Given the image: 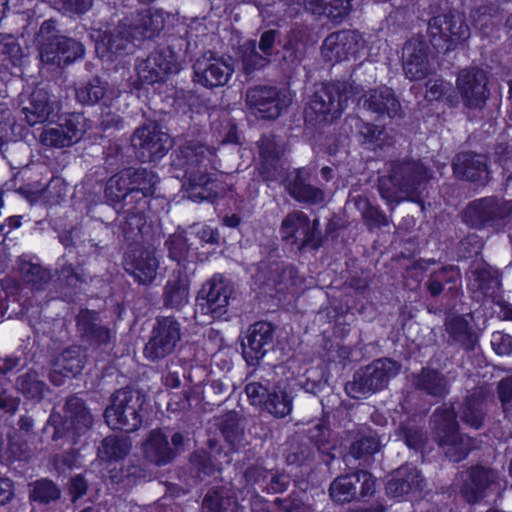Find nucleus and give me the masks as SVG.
Segmentation results:
<instances>
[{
  "mask_svg": "<svg viewBox=\"0 0 512 512\" xmlns=\"http://www.w3.org/2000/svg\"><path fill=\"white\" fill-rule=\"evenodd\" d=\"M485 402L483 389L474 388L463 398L458 412L452 404H444L430 416L432 439L449 461L458 463L464 460L473 448V439L461 432L457 415L462 423L478 430L483 427L487 416Z\"/></svg>",
  "mask_w": 512,
  "mask_h": 512,
  "instance_id": "f257e3e1",
  "label": "nucleus"
},
{
  "mask_svg": "<svg viewBox=\"0 0 512 512\" xmlns=\"http://www.w3.org/2000/svg\"><path fill=\"white\" fill-rule=\"evenodd\" d=\"M431 178L432 172L421 161L398 159L388 163V175L379 179L378 189L389 204L411 200L423 210L422 195Z\"/></svg>",
  "mask_w": 512,
  "mask_h": 512,
  "instance_id": "f03ea898",
  "label": "nucleus"
},
{
  "mask_svg": "<svg viewBox=\"0 0 512 512\" xmlns=\"http://www.w3.org/2000/svg\"><path fill=\"white\" fill-rule=\"evenodd\" d=\"M179 157L185 166L182 188L187 197L195 202H213L217 196V182L213 175L203 169V163L213 154L211 148L196 141H190L180 147Z\"/></svg>",
  "mask_w": 512,
  "mask_h": 512,
  "instance_id": "7ed1b4c3",
  "label": "nucleus"
},
{
  "mask_svg": "<svg viewBox=\"0 0 512 512\" xmlns=\"http://www.w3.org/2000/svg\"><path fill=\"white\" fill-rule=\"evenodd\" d=\"M357 93L356 88L346 81L316 84L305 107V116L310 120L331 123L342 115Z\"/></svg>",
  "mask_w": 512,
  "mask_h": 512,
  "instance_id": "20e7f679",
  "label": "nucleus"
},
{
  "mask_svg": "<svg viewBox=\"0 0 512 512\" xmlns=\"http://www.w3.org/2000/svg\"><path fill=\"white\" fill-rule=\"evenodd\" d=\"M36 41L41 62L48 65L62 67L82 57L84 53L82 44L61 35L56 28V22L52 19L42 23L36 34Z\"/></svg>",
  "mask_w": 512,
  "mask_h": 512,
  "instance_id": "39448f33",
  "label": "nucleus"
},
{
  "mask_svg": "<svg viewBox=\"0 0 512 512\" xmlns=\"http://www.w3.org/2000/svg\"><path fill=\"white\" fill-rule=\"evenodd\" d=\"M401 369V364L390 358H379L360 367L351 381L345 384L346 393L354 399H366L374 393L385 389L390 380Z\"/></svg>",
  "mask_w": 512,
  "mask_h": 512,
  "instance_id": "423d86ee",
  "label": "nucleus"
},
{
  "mask_svg": "<svg viewBox=\"0 0 512 512\" xmlns=\"http://www.w3.org/2000/svg\"><path fill=\"white\" fill-rule=\"evenodd\" d=\"M145 401L144 394L130 387L115 391L103 414L106 423L112 429L127 433L138 430L143 422Z\"/></svg>",
  "mask_w": 512,
  "mask_h": 512,
  "instance_id": "0eeeda50",
  "label": "nucleus"
},
{
  "mask_svg": "<svg viewBox=\"0 0 512 512\" xmlns=\"http://www.w3.org/2000/svg\"><path fill=\"white\" fill-rule=\"evenodd\" d=\"M512 216V200L486 196L470 201L461 212L463 223L472 229L503 226Z\"/></svg>",
  "mask_w": 512,
  "mask_h": 512,
  "instance_id": "6e6552de",
  "label": "nucleus"
},
{
  "mask_svg": "<svg viewBox=\"0 0 512 512\" xmlns=\"http://www.w3.org/2000/svg\"><path fill=\"white\" fill-rule=\"evenodd\" d=\"M233 288L222 278H212L203 285L196 299L194 318L201 324L211 323L227 312Z\"/></svg>",
  "mask_w": 512,
  "mask_h": 512,
  "instance_id": "1a4fd4ad",
  "label": "nucleus"
},
{
  "mask_svg": "<svg viewBox=\"0 0 512 512\" xmlns=\"http://www.w3.org/2000/svg\"><path fill=\"white\" fill-rule=\"evenodd\" d=\"M64 415H52L51 421L55 431L53 439L71 435L74 439L88 432L93 425V416L85 401L76 394L66 398Z\"/></svg>",
  "mask_w": 512,
  "mask_h": 512,
  "instance_id": "9d476101",
  "label": "nucleus"
},
{
  "mask_svg": "<svg viewBox=\"0 0 512 512\" xmlns=\"http://www.w3.org/2000/svg\"><path fill=\"white\" fill-rule=\"evenodd\" d=\"M290 99L277 87L256 85L247 89L245 103L253 114L267 120L277 119L290 104Z\"/></svg>",
  "mask_w": 512,
  "mask_h": 512,
  "instance_id": "9b49d317",
  "label": "nucleus"
},
{
  "mask_svg": "<svg viewBox=\"0 0 512 512\" xmlns=\"http://www.w3.org/2000/svg\"><path fill=\"white\" fill-rule=\"evenodd\" d=\"M374 486L373 476L367 471L359 470L336 477L330 484L329 496L338 504L360 501L373 495Z\"/></svg>",
  "mask_w": 512,
  "mask_h": 512,
  "instance_id": "f8f14e48",
  "label": "nucleus"
},
{
  "mask_svg": "<svg viewBox=\"0 0 512 512\" xmlns=\"http://www.w3.org/2000/svg\"><path fill=\"white\" fill-rule=\"evenodd\" d=\"M131 144L142 162L161 159L172 147L169 135L153 122L137 128L131 136Z\"/></svg>",
  "mask_w": 512,
  "mask_h": 512,
  "instance_id": "ddd939ff",
  "label": "nucleus"
},
{
  "mask_svg": "<svg viewBox=\"0 0 512 512\" xmlns=\"http://www.w3.org/2000/svg\"><path fill=\"white\" fill-rule=\"evenodd\" d=\"M184 442V435L180 432L171 436L170 444L168 436L161 429H153L143 443V454L150 463L165 466L172 463L184 450Z\"/></svg>",
  "mask_w": 512,
  "mask_h": 512,
  "instance_id": "4468645a",
  "label": "nucleus"
},
{
  "mask_svg": "<svg viewBox=\"0 0 512 512\" xmlns=\"http://www.w3.org/2000/svg\"><path fill=\"white\" fill-rule=\"evenodd\" d=\"M180 339V324L174 317H157L152 337L145 345L144 354L151 360L164 358L175 350Z\"/></svg>",
  "mask_w": 512,
  "mask_h": 512,
  "instance_id": "2eb2a0df",
  "label": "nucleus"
},
{
  "mask_svg": "<svg viewBox=\"0 0 512 512\" xmlns=\"http://www.w3.org/2000/svg\"><path fill=\"white\" fill-rule=\"evenodd\" d=\"M488 76L478 67L462 69L456 85L464 105L469 109H483L490 96Z\"/></svg>",
  "mask_w": 512,
  "mask_h": 512,
  "instance_id": "dca6fc26",
  "label": "nucleus"
},
{
  "mask_svg": "<svg viewBox=\"0 0 512 512\" xmlns=\"http://www.w3.org/2000/svg\"><path fill=\"white\" fill-rule=\"evenodd\" d=\"M194 81L206 88L223 87L234 72L231 59L204 54L193 64Z\"/></svg>",
  "mask_w": 512,
  "mask_h": 512,
  "instance_id": "f3484780",
  "label": "nucleus"
},
{
  "mask_svg": "<svg viewBox=\"0 0 512 512\" xmlns=\"http://www.w3.org/2000/svg\"><path fill=\"white\" fill-rule=\"evenodd\" d=\"M274 326L266 321L252 324L241 341L242 355L250 366H257L274 348Z\"/></svg>",
  "mask_w": 512,
  "mask_h": 512,
  "instance_id": "a211bd4d",
  "label": "nucleus"
},
{
  "mask_svg": "<svg viewBox=\"0 0 512 512\" xmlns=\"http://www.w3.org/2000/svg\"><path fill=\"white\" fill-rule=\"evenodd\" d=\"M124 269L132 275L139 284L151 283L159 267L154 249L140 245H131L124 255Z\"/></svg>",
  "mask_w": 512,
  "mask_h": 512,
  "instance_id": "6ab92c4d",
  "label": "nucleus"
},
{
  "mask_svg": "<svg viewBox=\"0 0 512 512\" xmlns=\"http://www.w3.org/2000/svg\"><path fill=\"white\" fill-rule=\"evenodd\" d=\"M429 53L422 35H415L405 42L402 49L403 69L410 80H420L428 75Z\"/></svg>",
  "mask_w": 512,
  "mask_h": 512,
  "instance_id": "aec40b11",
  "label": "nucleus"
},
{
  "mask_svg": "<svg viewBox=\"0 0 512 512\" xmlns=\"http://www.w3.org/2000/svg\"><path fill=\"white\" fill-rule=\"evenodd\" d=\"M498 472L485 466H473L466 471V477L460 489L466 502L474 504L482 500L486 491L498 482Z\"/></svg>",
  "mask_w": 512,
  "mask_h": 512,
  "instance_id": "412c9836",
  "label": "nucleus"
},
{
  "mask_svg": "<svg viewBox=\"0 0 512 512\" xmlns=\"http://www.w3.org/2000/svg\"><path fill=\"white\" fill-rule=\"evenodd\" d=\"M284 190L299 203L317 205L324 201V191L310 183V175L304 169H294L283 180Z\"/></svg>",
  "mask_w": 512,
  "mask_h": 512,
  "instance_id": "4be33fe9",
  "label": "nucleus"
},
{
  "mask_svg": "<svg viewBox=\"0 0 512 512\" xmlns=\"http://www.w3.org/2000/svg\"><path fill=\"white\" fill-rule=\"evenodd\" d=\"M360 40L361 37L356 31L340 30L333 32L323 41L321 46L322 56L328 62H340L358 51Z\"/></svg>",
  "mask_w": 512,
  "mask_h": 512,
  "instance_id": "5701e85b",
  "label": "nucleus"
},
{
  "mask_svg": "<svg viewBox=\"0 0 512 512\" xmlns=\"http://www.w3.org/2000/svg\"><path fill=\"white\" fill-rule=\"evenodd\" d=\"M453 172L457 178L486 185L489 181L487 157L475 152H461L452 162Z\"/></svg>",
  "mask_w": 512,
  "mask_h": 512,
  "instance_id": "b1692460",
  "label": "nucleus"
},
{
  "mask_svg": "<svg viewBox=\"0 0 512 512\" xmlns=\"http://www.w3.org/2000/svg\"><path fill=\"white\" fill-rule=\"evenodd\" d=\"M219 470L220 468L213 462L209 452L205 449L195 450L189 455L188 468L179 475L180 480L185 483V488H182V491L188 493L193 487Z\"/></svg>",
  "mask_w": 512,
  "mask_h": 512,
  "instance_id": "393cba45",
  "label": "nucleus"
},
{
  "mask_svg": "<svg viewBox=\"0 0 512 512\" xmlns=\"http://www.w3.org/2000/svg\"><path fill=\"white\" fill-rule=\"evenodd\" d=\"M86 358V352L80 346L72 345L62 350L52 362L51 382L60 385L62 383L61 376L75 377L78 375L85 366Z\"/></svg>",
  "mask_w": 512,
  "mask_h": 512,
  "instance_id": "a878e982",
  "label": "nucleus"
},
{
  "mask_svg": "<svg viewBox=\"0 0 512 512\" xmlns=\"http://www.w3.org/2000/svg\"><path fill=\"white\" fill-rule=\"evenodd\" d=\"M351 440L348 454L356 460L368 462L372 456L381 450L382 443L376 431L361 426L348 431Z\"/></svg>",
  "mask_w": 512,
  "mask_h": 512,
  "instance_id": "bb28decb",
  "label": "nucleus"
},
{
  "mask_svg": "<svg viewBox=\"0 0 512 512\" xmlns=\"http://www.w3.org/2000/svg\"><path fill=\"white\" fill-rule=\"evenodd\" d=\"M363 106L375 113L378 118H401L403 113L399 100L393 90L388 87L370 90L364 95Z\"/></svg>",
  "mask_w": 512,
  "mask_h": 512,
  "instance_id": "cd10ccee",
  "label": "nucleus"
},
{
  "mask_svg": "<svg viewBox=\"0 0 512 512\" xmlns=\"http://www.w3.org/2000/svg\"><path fill=\"white\" fill-rule=\"evenodd\" d=\"M77 329L82 340L91 345H104L111 339L110 329L102 324L98 313L82 309L76 318Z\"/></svg>",
  "mask_w": 512,
  "mask_h": 512,
  "instance_id": "c85d7f7f",
  "label": "nucleus"
},
{
  "mask_svg": "<svg viewBox=\"0 0 512 512\" xmlns=\"http://www.w3.org/2000/svg\"><path fill=\"white\" fill-rule=\"evenodd\" d=\"M413 387L432 398L442 399L449 394L450 384L447 376L438 369L424 367L412 376Z\"/></svg>",
  "mask_w": 512,
  "mask_h": 512,
  "instance_id": "c756f323",
  "label": "nucleus"
},
{
  "mask_svg": "<svg viewBox=\"0 0 512 512\" xmlns=\"http://www.w3.org/2000/svg\"><path fill=\"white\" fill-rule=\"evenodd\" d=\"M163 306L181 311L189 303V278L182 270L174 271L163 288Z\"/></svg>",
  "mask_w": 512,
  "mask_h": 512,
  "instance_id": "7c9ffc66",
  "label": "nucleus"
},
{
  "mask_svg": "<svg viewBox=\"0 0 512 512\" xmlns=\"http://www.w3.org/2000/svg\"><path fill=\"white\" fill-rule=\"evenodd\" d=\"M353 0H304L305 10L334 24L342 23L350 15Z\"/></svg>",
  "mask_w": 512,
  "mask_h": 512,
  "instance_id": "2f4dec72",
  "label": "nucleus"
},
{
  "mask_svg": "<svg viewBox=\"0 0 512 512\" xmlns=\"http://www.w3.org/2000/svg\"><path fill=\"white\" fill-rule=\"evenodd\" d=\"M469 286L472 291H479L486 297H495L501 282L499 272L485 262L475 263L469 270Z\"/></svg>",
  "mask_w": 512,
  "mask_h": 512,
  "instance_id": "473e14b6",
  "label": "nucleus"
},
{
  "mask_svg": "<svg viewBox=\"0 0 512 512\" xmlns=\"http://www.w3.org/2000/svg\"><path fill=\"white\" fill-rule=\"evenodd\" d=\"M135 39L128 27V18L121 21L111 32L105 33L97 43L96 52L102 58L112 61L126 49L130 40Z\"/></svg>",
  "mask_w": 512,
  "mask_h": 512,
  "instance_id": "72a5a7b5",
  "label": "nucleus"
},
{
  "mask_svg": "<svg viewBox=\"0 0 512 512\" xmlns=\"http://www.w3.org/2000/svg\"><path fill=\"white\" fill-rule=\"evenodd\" d=\"M21 111L25 116V121L30 126H34L49 119L54 111V103L45 89L36 88L29 95L28 101Z\"/></svg>",
  "mask_w": 512,
  "mask_h": 512,
  "instance_id": "f704fd0d",
  "label": "nucleus"
},
{
  "mask_svg": "<svg viewBox=\"0 0 512 512\" xmlns=\"http://www.w3.org/2000/svg\"><path fill=\"white\" fill-rule=\"evenodd\" d=\"M165 25L163 12L154 9H145L128 19V27L135 39L152 38L157 35Z\"/></svg>",
  "mask_w": 512,
  "mask_h": 512,
  "instance_id": "c9c22d12",
  "label": "nucleus"
},
{
  "mask_svg": "<svg viewBox=\"0 0 512 512\" xmlns=\"http://www.w3.org/2000/svg\"><path fill=\"white\" fill-rule=\"evenodd\" d=\"M423 478L420 471L411 466L399 468L386 485V492L394 498L402 497L422 489Z\"/></svg>",
  "mask_w": 512,
  "mask_h": 512,
  "instance_id": "e433bc0d",
  "label": "nucleus"
},
{
  "mask_svg": "<svg viewBox=\"0 0 512 512\" xmlns=\"http://www.w3.org/2000/svg\"><path fill=\"white\" fill-rule=\"evenodd\" d=\"M127 172L133 201L139 202L154 195L158 176L153 171L146 168H128Z\"/></svg>",
  "mask_w": 512,
  "mask_h": 512,
  "instance_id": "4c0bfd02",
  "label": "nucleus"
},
{
  "mask_svg": "<svg viewBox=\"0 0 512 512\" xmlns=\"http://www.w3.org/2000/svg\"><path fill=\"white\" fill-rule=\"evenodd\" d=\"M446 331L453 340L466 351H473L478 343V335L463 316H452L446 319Z\"/></svg>",
  "mask_w": 512,
  "mask_h": 512,
  "instance_id": "58836bf2",
  "label": "nucleus"
},
{
  "mask_svg": "<svg viewBox=\"0 0 512 512\" xmlns=\"http://www.w3.org/2000/svg\"><path fill=\"white\" fill-rule=\"evenodd\" d=\"M201 512H237L236 501L228 488L212 487L203 497Z\"/></svg>",
  "mask_w": 512,
  "mask_h": 512,
  "instance_id": "ea45409f",
  "label": "nucleus"
},
{
  "mask_svg": "<svg viewBox=\"0 0 512 512\" xmlns=\"http://www.w3.org/2000/svg\"><path fill=\"white\" fill-rule=\"evenodd\" d=\"M19 191L31 202L42 201L48 205H57L63 201L67 194V185L61 178H53L49 183L39 191Z\"/></svg>",
  "mask_w": 512,
  "mask_h": 512,
  "instance_id": "a19ab883",
  "label": "nucleus"
},
{
  "mask_svg": "<svg viewBox=\"0 0 512 512\" xmlns=\"http://www.w3.org/2000/svg\"><path fill=\"white\" fill-rule=\"evenodd\" d=\"M19 272L24 283L36 291L44 290L52 280L49 269L27 260L20 261Z\"/></svg>",
  "mask_w": 512,
  "mask_h": 512,
  "instance_id": "79ce46f5",
  "label": "nucleus"
},
{
  "mask_svg": "<svg viewBox=\"0 0 512 512\" xmlns=\"http://www.w3.org/2000/svg\"><path fill=\"white\" fill-rule=\"evenodd\" d=\"M351 201L356 209L361 213L364 224L371 231L380 229L389 225L388 216L378 207L373 206L367 197L363 195L353 196Z\"/></svg>",
  "mask_w": 512,
  "mask_h": 512,
  "instance_id": "37998d69",
  "label": "nucleus"
},
{
  "mask_svg": "<svg viewBox=\"0 0 512 512\" xmlns=\"http://www.w3.org/2000/svg\"><path fill=\"white\" fill-rule=\"evenodd\" d=\"M61 489L52 480L43 478L28 484L29 500L48 505L61 498Z\"/></svg>",
  "mask_w": 512,
  "mask_h": 512,
  "instance_id": "c03bdc74",
  "label": "nucleus"
},
{
  "mask_svg": "<svg viewBox=\"0 0 512 512\" xmlns=\"http://www.w3.org/2000/svg\"><path fill=\"white\" fill-rule=\"evenodd\" d=\"M446 13L449 31L448 34H446L445 51H449L457 44L466 41L470 37V28L463 14L454 10H449Z\"/></svg>",
  "mask_w": 512,
  "mask_h": 512,
  "instance_id": "a18cd8bd",
  "label": "nucleus"
},
{
  "mask_svg": "<svg viewBox=\"0 0 512 512\" xmlns=\"http://www.w3.org/2000/svg\"><path fill=\"white\" fill-rule=\"evenodd\" d=\"M127 169H124L118 174L113 175L109 178L106 184L105 195L106 197L114 202L119 203L123 201L125 205L133 202L132 195L130 193V178Z\"/></svg>",
  "mask_w": 512,
  "mask_h": 512,
  "instance_id": "49530a36",
  "label": "nucleus"
},
{
  "mask_svg": "<svg viewBox=\"0 0 512 512\" xmlns=\"http://www.w3.org/2000/svg\"><path fill=\"white\" fill-rule=\"evenodd\" d=\"M17 390L27 399L40 401L44 397L46 383L35 370L19 375L15 382Z\"/></svg>",
  "mask_w": 512,
  "mask_h": 512,
  "instance_id": "de8ad7c7",
  "label": "nucleus"
},
{
  "mask_svg": "<svg viewBox=\"0 0 512 512\" xmlns=\"http://www.w3.org/2000/svg\"><path fill=\"white\" fill-rule=\"evenodd\" d=\"M291 243L296 246L299 253H304L308 250H318L324 243V236L320 230L319 220L314 219L310 221Z\"/></svg>",
  "mask_w": 512,
  "mask_h": 512,
  "instance_id": "09e8293b",
  "label": "nucleus"
},
{
  "mask_svg": "<svg viewBox=\"0 0 512 512\" xmlns=\"http://www.w3.org/2000/svg\"><path fill=\"white\" fill-rule=\"evenodd\" d=\"M131 441L128 437L110 435L105 437L98 447V456L103 460L118 461L128 455Z\"/></svg>",
  "mask_w": 512,
  "mask_h": 512,
  "instance_id": "8fccbe9b",
  "label": "nucleus"
},
{
  "mask_svg": "<svg viewBox=\"0 0 512 512\" xmlns=\"http://www.w3.org/2000/svg\"><path fill=\"white\" fill-rule=\"evenodd\" d=\"M217 426L224 439L233 447H237L244 436V427L241 425L240 416L235 411H230L218 419Z\"/></svg>",
  "mask_w": 512,
  "mask_h": 512,
  "instance_id": "3c124183",
  "label": "nucleus"
},
{
  "mask_svg": "<svg viewBox=\"0 0 512 512\" xmlns=\"http://www.w3.org/2000/svg\"><path fill=\"white\" fill-rule=\"evenodd\" d=\"M263 409L276 418H283L292 410V397L284 390H275L268 394Z\"/></svg>",
  "mask_w": 512,
  "mask_h": 512,
  "instance_id": "603ef678",
  "label": "nucleus"
},
{
  "mask_svg": "<svg viewBox=\"0 0 512 512\" xmlns=\"http://www.w3.org/2000/svg\"><path fill=\"white\" fill-rule=\"evenodd\" d=\"M351 125L357 136L361 138L364 145L381 146L384 141V129L372 123H367L358 117L350 118Z\"/></svg>",
  "mask_w": 512,
  "mask_h": 512,
  "instance_id": "864d4df0",
  "label": "nucleus"
},
{
  "mask_svg": "<svg viewBox=\"0 0 512 512\" xmlns=\"http://www.w3.org/2000/svg\"><path fill=\"white\" fill-rule=\"evenodd\" d=\"M396 434L407 447L415 451H422L428 441L426 432L412 423H401Z\"/></svg>",
  "mask_w": 512,
  "mask_h": 512,
  "instance_id": "5fc2aeb1",
  "label": "nucleus"
},
{
  "mask_svg": "<svg viewBox=\"0 0 512 512\" xmlns=\"http://www.w3.org/2000/svg\"><path fill=\"white\" fill-rule=\"evenodd\" d=\"M145 227L146 219L141 211L130 212L121 223L123 236L127 241H131L132 245H138Z\"/></svg>",
  "mask_w": 512,
  "mask_h": 512,
  "instance_id": "6e6d98bb",
  "label": "nucleus"
},
{
  "mask_svg": "<svg viewBox=\"0 0 512 512\" xmlns=\"http://www.w3.org/2000/svg\"><path fill=\"white\" fill-rule=\"evenodd\" d=\"M449 24L447 22V13L442 12L433 16L428 21V35L433 47L437 50H445L446 34H448Z\"/></svg>",
  "mask_w": 512,
  "mask_h": 512,
  "instance_id": "4d7b16f0",
  "label": "nucleus"
},
{
  "mask_svg": "<svg viewBox=\"0 0 512 512\" xmlns=\"http://www.w3.org/2000/svg\"><path fill=\"white\" fill-rule=\"evenodd\" d=\"M106 85L98 77H95L76 90V99L82 104H96L104 98L107 90Z\"/></svg>",
  "mask_w": 512,
  "mask_h": 512,
  "instance_id": "13d9d810",
  "label": "nucleus"
},
{
  "mask_svg": "<svg viewBox=\"0 0 512 512\" xmlns=\"http://www.w3.org/2000/svg\"><path fill=\"white\" fill-rule=\"evenodd\" d=\"M151 56L156 62L158 75H162L164 78L168 74L178 72L180 69L179 55L169 48L153 51L151 52Z\"/></svg>",
  "mask_w": 512,
  "mask_h": 512,
  "instance_id": "bf43d9fd",
  "label": "nucleus"
},
{
  "mask_svg": "<svg viewBox=\"0 0 512 512\" xmlns=\"http://www.w3.org/2000/svg\"><path fill=\"white\" fill-rule=\"evenodd\" d=\"M151 56L156 62L158 75H162L164 78L168 74L178 72L180 69L179 55L169 48L153 51L151 52Z\"/></svg>",
  "mask_w": 512,
  "mask_h": 512,
  "instance_id": "052dcab7",
  "label": "nucleus"
},
{
  "mask_svg": "<svg viewBox=\"0 0 512 512\" xmlns=\"http://www.w3.org/2000/svg\"><path fill=\"white\" fill-rule=\"evenodd\" d=\"M168 249L169 257L178 263L184 260L189 252V244L186 237V232L178 228L177 231L171 234L165 242Z\"/></svg>",
  "mask_w": 512,
  "mask_h": 512,
  "instance_id": "680f3d73",
  "label": "nucleus"
},
{
  "mask_svg": "<svg viewBox=\"0 0 512 512\" xmlns=\"http://www.w3.org/2000/svg\"><path fill=\"white\" fill-rule=\"evenodd\" d=\"M311 220L309 217L301 211H293L289 213L282 221L281 230L284 234V238L292 241L295 240L302 229L309 224Z\"/></svg>",
  "mask_w": 512,
  "mask_h": 512,
  "instance_id": "e2e57ef3",
  "label": "nucleus"
},
{
  "mask_svg": "<svg viewBox=\"0 0 512 512\" xmlns=\"http://www.w3.org/2000/svg\"><path fill=\"white\" fill-rule=\"evenodd\" d=\"M261 158L280 159L285 152L282 139L274 134L263 135L258 141Z\"/></svg>",
  "mask_w": 512,
  "mask_h": 512,
  "instance_id": "0e129e2a",
  "label": "nucleus"
},
{
  "mask_svg": "<svg viewBox=\"0 0 512 512\" xmlns=\"http://www.w3.org/2000/svg\"><path fill=\"white\" fill-rule=\"evenodd\" d=\"M60 125L72 145L82 139L87 128L86 118L79 113L70 114Z\"/></svg>",
  "mask_w": 512,
  "mask_h": 512,
  "instance_id": "69168bd1",
  "label": "nucleus"
},
{
  "mask_svg": "<svg viewBox=\"0 0 512 512\" xmlns=\"http://www.w3.org/2000/svg\"><path fill=\"white\" fill-rule=\"evenodd\" d=\"M40 142L48 147L64 148L72 145L61 125L44 129L40 134Z\"/></svg>",
  "mask_w": 512,
  "mask_h": 512,
  "instance_id": "338daca9",
  "label": "nucleus"
},
{
  "mask_svg": "<svg viewBox=\"0 0 512 512\" xmlns=\"http://www.w3.org/2000/svg\"><path fill=\"white\" fill-rule=\"evenodd\" d=\"M497 397L506 418L512 417V375L501 379L497 384Z\"/></svg>",
  "mask_w": 512,
  "mask_h": 512,
  "instance_id": "774afa93",
  "label": "nucleus"
}]
</instances>
